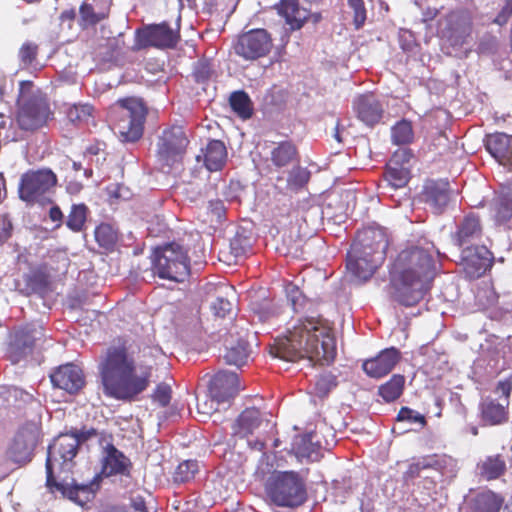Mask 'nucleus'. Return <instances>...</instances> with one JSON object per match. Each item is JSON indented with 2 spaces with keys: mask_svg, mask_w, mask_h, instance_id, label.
Segmentation results:
<instances>
[{
  "mask_svg": "<svg viewBox=\"0 0 512 512\" xmlns=\"http://www.w3.org/2000/svg\"><path fill=\"white\" fill-rule=\"evenodd\" d=\"M353 109L357 118L370 127L378 124L384 113L381 102L372 93L361 94L356 97L353 102Z\"/></svg>",
  "mask_w": 512,
  "mask_h": 512,
  "instance_id": "obj_20",
  "label": "nucleus"
},
{
  "mask_svg": "<svg viewBox=\"0 0 512 512\" xmlns=\"http://www.w3.org/2000/svg\"><path fill=\"white\" fill-rule=\"evenodd\" d=\"M115 106L121 109L120 118L115 123L121 141H138L143 136L148 115L146 104L140 98L126 97L118 99Z\"/></svg>",
  "mask_w": 512,
  "mask_h": 512,
  "instance_id": "obj_8",
  "label": "nucleus"
},
{
  "mask_svg": "<svg viewBox=\"0 0 512 512\" xmlns=\"http://www.w3.org/2000/svg\"><path fill=\"white\" fill-rule=\"evenodd\" d=\"M39 47L36 43L26 41L19 49L18 56L23 67H29L37 59Z\"/></svg>",
  "mask_w": 512,
  "mask_h": 512,
  "instance_id": "obj_46",
  "label": "nucleus"
},
{
  "mask_svg": "<svg viewBox=\"0 0 512 512\" xmlns=\"http://www.w3.org/2000/svg\"><path fill=\"white\" fill-rule=\"evenodd\" d=\"M272 48V36L264 28H255L240 34L233 44L234 53L246 61L266 57Z\"/></svg>",
  "mask_w": 512,
  "mask_h": 512,
  "instance_id": "obj_10",
  "label": "nucleus"
},
{
  "mask_svg": "<svg viewBox=\"0 0 512 512\" xmlns=\"http://www.w3.org/2000/svg\"><path fill=\"white\" fill-rule=\"evenodd\" d=\"M204 166L210 172L220 171L227 161V149L221 140H210L202 149Z\"/></svg>",
  "mask_w": 512,
  "mask_h": 512,
  "instance_id": "obj_26",
  "label": "nucleus"
},
{
  "mask_svg": "<svg viewBox=\"0 0 512 512\" xmlns=\"http://www.w3.org/2000/svg\"><path fill=\"white\" fill-rule=\"evenodd\" d=\"M189 140L183 129L173 126L163 130L157 142V157L165 165L171 166L182 159Z\"/></svg>",
  "mask_w": 512,
  "mask_h": 512,
  "instance_id": "obj_13",
  "label": "nucleus"
},
{
  "mask_svg": "<svg viewBox=\"0 0 512 512\" xmlns=\"http://www.w3.org/2000/svg\"><path fill=\"white\" fill-rule=\"evenodd\" d=\"M208 214L210 215V221L220 222L225 218L226 208L222 200H211L207 206Z\"/></svg>",
  "mask_w": 512,
  "mask_h": 512,
  "instance_id": "obj_51",
  "label": "nucleus"
},
{
  "mask_svg": "<svg viewBox=\"0 0 512 512\" xmlns=\"http://www.w3.org/2000/svg\"><path fill=\"white\" fill-rule=\"evenodd\" d=\"M509 401L506 404L499 403L496 399L487 397L479 404V416L485 426H497L504 424L509 418Z\"/></svg>",
  "mask_w": 512,
  "mask_h": 512,
  "instance_id": "obj_23",
  "label": "nucleus"
},
{
  "mask_svg": "<svg viewBox=\"0 0 512 512\" xmlns=\"http://www.w3.org/2000/svg\"><path fill=\"white\" fill-rule=\"evenodd\" d=\"M78 440L75 436L62 433L54 442L49 445L45 462L46 487L52 493L58 491L71 500L78 501L80 493L89 495L91 487L89 484H78L75 480L70 484L58 482L53 472V461H62V464L71 462L78 453Z\"/></svg>",
  "mask_w": 512,
  "mask_h": 512,
  "instance_id": "obj_5",
  "label": "nucleus"
},
{
  "mask_svg": "<svg viewBox=\"0 0 512 512\" xmlns=\"http://www.w3.org/2000/svg\"><path fill=\"white\" fill-rule=\"evenodd\" d=\"M128 466V458L115 446L109 445L103 460L102 473L106 476L125 474L128 471Z\"/></svg>",
  "mask_w": 512,
  "mask_h": 512,
  "instance_id": "obj_31",
  "label": "nucleus"
},
{
  "mask_svg": "<svg viewBox=\"0 0 512 512\" xmlns=\"http://www.w3.org/2000/svg\"><path fill=\"white\" fill-rule=\"evenodd\" d=\"M54 387L62 389L70 394H75L85 385L83 371L75 364L68 363L59 366L51 375Z\"/></svg>",
  "mask_w": 512,
  "mask_h": 512,
  "instance_id": "obj_19",
  "label": "nucleus"
},
{
  "mask_svg": "<svg viewBox=\"0 0 512 512\" xmlns=\"http://www.w3.org/2000/svg\"><path fill=\"white\" fill-rule=\"evenodd\" d=\"M213 74V68L209 61L199 60L194 67L193 75L197 83L207 82Z\"/></svg>",
  "mask_w": 512,
  "mask_h": 512,
  "instance_id": "obj_48",
  "label": "nucleus"
},
{
  "mask_svg": "<svg viewBox=\"0 0 512 512\" xmlns=\"http://www.w3.org/2000/svg\"><path fill=\"white\" fill-rule=\"evenodd\" d=\"M262 423V415L258 408L249 407L241 412L233 425L234 435L245 438L254 433Z\"/></svg>",
  "mask_w": 512,
  "mask_h": 512,
  "instance_id": "obj_28",
  "label": "nucleus"
},
{
  "mask_svg": "<svg viewBox=\"0 0 512 512\" xmlns=\"http://www.w3.org/2000/svg\"><path fill=\"white\" fill-rule=\"evenodd\" d=\"M271 501L280 507H297L307 498L304 479L295 471L275 473L267 487Z\"/></svg>",
  "mask_w": 512,
  "mask_h": 512,
  "instance_id": "obj_7",
  "label": "nucleus"
},
{
  "mask_svg": "<svg viewBox=\"0 0 512 512\" xmlns=\"http://www.w3.org/2000/svg\"><path fill=\"white\" fill-rule=\"evenodd\" d=\"M171 387L168 384L160 383L156 386L152 398L158 402L162 407L167 406L171 400Z\"/></svg>",
  "mask_w": 512,
  "mask_h": 512,
  "instance_id": "obj_50",
  "label": "nucleus"
},
{
  "mask_svg": "<svg viewBox=\"0 0 512 512\" xmlns=\"http://www.w3.org/2000/svg\"><path fill=\"white\" fill-rule=\"evenodd\" d=\"M39 442V431L34 425L21 427L6 450L7 458L19 465L32 460L33 451Z\"/></svg>",
  "mask_w": 512,
  "mask_h": 512,
  "instance_id": "obj_15",
  "label": "nucleus"
},
{
  "mask_svg": "<svg viewBox=\"0 0 512 512\" xmlns=\"http://www.w3.org/2000/svg\"><path fill=\"white\" fill-rule=\"evenodd\" d=\"M503 503V498L487 490L478 493L473 499V512H499Z\"/></svg>",
  "mask_w": 512,
  "mask_h": 512,
  "instance_id": "obj_32",
  "label": "nucleus"
},
{
  "mask_svg": "<svg viewBox=\"0 0 512 512\" xmlns=\"http://www.w3.org/2000/svg\"><path fill=\"white\" fill-rule=\"evenodd\" d=\"M399 349L389 347L381 350L375 357L363 362L362 368L372 378H382L389 374L401 360Z\"/></svg>",
  "mask_w": 512,
  "mask_h": 512,
  "instance_id": "obj_18",
  "label": "nucleus"
},
{
  "mask_svg": "<svg viewBox=\"0 0 512 512\" xmlns=\"http://www.w3.org/2000/svg\"><path fill=\"white\" fill-rule=\"evenodd\" d=\"M492 263L491 253L484 245H468L461 252V264L470 279L481 277Z\"/></svg>",
  "mask_w": 512,
  "mask_h": 512,
  "instance_id": "obj_16",
  "label": "nucleus"
},
{
  "mask_svg": "<svg viewBox=\"0 0 512 512\" xmlns=\"http://www.w3.org/2000/svg\"><path fill=\"white\" fill-rule=\"evenodd\" d=\"M232 110L242 119H249L253 114L252 102L244 91H235L229 98Z\"/></svg>",
  "mask_w": 512,
  "mask_h": 512,
  "instance_id": "obj_39",
  "label": "nucleus"
},
{
  "mask_svg": "<svg viewBox=\"0 0 512 512\" xmlns=\"http://www.w3.org/2000/svg\"><path fill=\"white\" fill-rule=\"evenodd\" d=\"M65 113L68 120L75 125L88 124L93 117V107L89 104H73Z\"/></svg>",
  "mask_w": 512,
  "mask_h": 512,
  "instance_id": "obj_41",
  "label": "nucleus"
},
{
  "mask_svg": "<svg viewBox=\"0 0 512 512\" xmlns=\"http://www.w3.org/2000/svg\"><path fill=\"white\" fill-rule=\"evenodd\" d=\"M45 338L44 328L39 323H28L18 327L11 334L9 357L16 364L32 354L35 347Z\"/></svg>",
  "mask_w": 512,
  "mask_h": 512,
  "instance_id": "obj_11",
  "label": "nucleus"
},
{
  "mask_svg": "<svg viewBox=\"0 0 512 512\" xmlns=\"http://www.w3.org/2000/svg\"><path fill=\"white\" fill-rule=\"evenodd\" d=\"M436 465V461L432 460L429 457H423L418 459L415 462H412L407 470L403 474L404 481L413 480L420 476L421 472L426 469L434 468Z\"/></svg>",
  "mask_w": 512,
  "mask_h": 512,
  "instance_id": "obj_44",
  "label": "nucleus"
},
{
  "mask_svg": "<svg viewBox=\"0 0 512 512\" xmlns=\"http://www.w3.org/2000/svg\"><path fill=\"white\" fill-rule=\"evenodd\" d=\"M50 115L49 104L33 96L19 104L16 121L21 130L35 131L47 123Z\"/></svg>",
  "mask_w": 512,
  "mask_h": 512,
  "instance_id": "obj_14",
  "label": "nucleus"
},
{
  "mask_svg": "<svg viewBox=\"0 0 512 512\" xmlns=\"http://www.w3.org/2000/svg\"><path fill=\"white\" fill-rule=\"evenodd\" d=\"M95 238L101 246L108 247L115 241V236L108 225H100L95 230Z\"/></svg>",
  "mask_w": 512,
  "mask_h": 512,
  "instance_id": "obj_52",
  "label": "nucleus"
},
{
  "mask_svg": "<svg viewBox=\"0 0 512 512\" xmlns=\"http://www.w3.org/2000/svg\"><path fill=\"white\" fill-rule=\"evenodd\" d=\"M132 507L140 512H147L145 500L138 496L132 499Z\"/></svg>",
  "mask_w": 512,
  "mask_h": 512,
  "instance_id": "obj_63",
  "label": "nucleus"
},
{
  "mask_svg": "<svg viewBox=\"0 0 512 512\" xmlns=\"http://www.w3.org/2000/svg\"><path fill=\"white\" fill-rule=\"evenodd\" d=\"M12 223L7 217L0 216V245L4 244L12 235Z\"/></svg>",
  "mask_w": 512,
  "mask_h": 512,
  "instance_id": "obj_57",
  "label": "nucleus"
},
{
  "mask_svg": "<svg viewBox=\"0 0 512 512\" xmlns=\"http://www.w3.org/2000/svg\"><path fill=\"white\" fill-rule=\"evenodd\" d=\"M414 154L410 148H402L396 150L390 161H392L395 164H398V166L402 167H409L410 161L413 159Z\"/></svg>",
  "mask_w": 512,
  "mask_h": 512,
  "instance_id": "obj_54",
  "label": "nucleus"
},
{
  "mask_svg": "<svg viewBox=\"0 0 512 512\" xmlns=\"http://www.w3.org/2000/svg\"><path fill=\"white\" fill-rule=\"evenodd\" d=\"M49 218L52 222H56V228H59L63 224V212L61 211L60 207L57 205H54L49 210Z\"/></svg>",
  "mask_w": 512,
  "mask_h": 512,
  "instance_id": "obj_62",
  "label": "nucleus"
},
{
  "mask_svg": "<svg viewBox=\"0 0 512 512\" xmlns=\"http://www.w3.org/2000/svg\"><path fill=\"white\" fill-rule=\"evenodd\" d=\"M199 471V465L196 460H185L181 462L173 473L175 483H188L195 478Z\"/></svg>",
  "mask_w": 512,
  "mask_h": 512,
  "instance_id": "obj_42",
  "label": "nucleus"
},
{
  "mask_svg": "<svg viewBox=\"0 0 512 512\" xmlns=\"http://www.w3.org/2000/svg\"><path fill=\"white\" fill-rule=\"evenodd\" d=\"M153 266L160 278L177 282L182 281L190 271L187 251L175 242L155 249Z\"/></svg>",
  "mask_w": 512,
  "mask_h": 512,
  "instance_id": "obj_9",
  "label": "nucleus"
},
{
  "mask_svg": "<svg viewBox=\"0 0 512 512\" xmlns=\"http://www.w3.org/2000/svg\"><path fill=\"white\" fill-rule=\"evenodd\" d=\"M484 144L487 151L501 164H507L512 152V135L495 132L486 135Z\"/></svg>",
  "mask_w": 512,
  "mask_h": 512,
  "instance_id": "obj_24",
  "label": "nucleus"
},
{
  "mask_svg": "<svg viewBox=\"0 0 512 512\" xmlns=\"http://www.w3.org/2000/svg\"><path fill=\"white\" fill-rule=\"evenodd\" d=\"M276 8L293 30L300 29L308 18L307 11L300 8L298 0H280Z\"/></svg>",
  "mask_w": 512,
  "mask_h": 512,
  "instance_id": "obj_29",
  "label": "nucleus"
},
{
  "mask_svg": "<svg viewBox=\"0 0 512 512\" xmlns=\"http://www.w3.org/2000/svg\"><path fill=\"white\" fill-rule=\"evenodd\" d=\"M214 315L224 318L232 309L231 302L222 296H218L211 306Z\"/></svg>",
  "mask_w": 512,
  "mask_h": 512,
  "instance_id": "obj_53",
  "label": "nucleus"
},
{
  "mask_svg": "<svg viewBox=\"0 0 512 512\" xmlns=\"http://www.w3.org/2000/svg\"><path fill=\"white\" fill-rule=\"evenodd\" d=\"M162 354L157 343L115 338L98 366L104 394L121 401L135 400L150 385L153 368L148 362Z\"/></svg>",
  "mask_w": 512,
  "mask_h": 512,
  "instance_id": "obj_1",
  "label": "nucleus"
},
{
  "mask_svg": "<svg viewBox=\"0 0 512 512\" xmlns=\"http://www.w3.org/2000/svg\"><path fill=\"white\" fill-rule=\"evenodd\" d=\"M422 199L436 214L443 212L450 200V184L447 180H428L423 186Z\"/></svg>",
  "mask_w": 512,
  "mask_h": 512,
  "instance_id": "obj_21",
  "label": "nucleus"
},
{
  "mask_svg": "<svg viewBox=\"0 0 512 512\" xmlns=\"http://www.w3.org/2000/svg\"><path fill=\"white\" fill-rule=\"evenodd\" d=\"M270 161L276 170L299 162V153L292 141H281L270 152Z\"/></svg>",
  "mask_w": 512,
  "mask_h": 512,
  "instance_id": "obj_27",
  "label": "nucleus"
},
{
  "mask_svg": "<svg viewBox=\"0 0 512 512\" xmlns=\"http://www.w3.org/2000/svg\"><path fill=\"white\" fill-rule=\"evenodd\" d=\"M24 288L22 291L30 295L45 291L49 286V274L47 264L43 263L30 269L23 275Z\"/></svg>",
  "mask_w": 512,
  "mask_h": 512,
  "instance_id": "obj_30",
  "label": "nucleus"
},
{
  "mask_svg": "<svg viewBox=\"0 0 512 512\" xmlns=\"http://www.w3.org/2000/svg\"><path fill=\"white\" fill-rule=\"evenodd\" d=\"M404 385L405 377L401 374H394L386 383L379 387L378 393L386 402H392L402 395Z\"/></svg>",
  "mask_w": 512,
  "mask_h": 512,
  "instance_id": "obj_36",
  "label": "nucleus"
},
{
  "mask_svg": "<svg viewBox=\"0 0 512 512\" xmlns=\"http://www.w3.org/2000/svg\"><path fill=\"white\" fill-rule=\"evenodd\" d=\"M512 15V0H505V4L495 18V22L499 25L506 24Z\"/></svg>",
  "mask_w": 512,
  "mask_h": 512,
  "instance_id": "obj_59",
  "label": "nucleus"
},
{
  "mask_svg": "<svg viewBox=\"0 0 512 512\" xmlns=\"http://www.w3.org/2000/svg\"><path fill=\"white\" fill-rule=\"evenodd\" d=\"M480 475L486 480H494L502 475L506 471V464L501 455L488 456L479 465Z\"/></svg>",
  "mask_w": 512,
  "mask_h": 512,
  "instance_id": "obj_35",
  "label": "nucleus"
},
{
  "mask_svg": "<svg viewBox=\"0 0 512 512\" xmlns=\"http://www.w3.org/2000/svg\"><path fill=\"white\" fill-rule=\"evenodd\" d=\"M389 238L382 227L359 230L347 253V270L359 280L370 279L386 258Z\"/></svg>",
  "mask_w": 512,
  "mask_h": 512,
  "instance_id": "obj_4",
  "label": "nucleus"
},
{
  "mask_svg": "<svg viewBox=\"0 0 512 512\" xmlns=\"http://www.w3.org/2000/svg\"><path fill=\"white\" fill-rule=\"evenodd\" d=\"M436 275L433 257L423 248L402 250L390 269L393 296L401 305L418 304L430 290Z\"/></svg>",
  "mask_w": 512,
  "mask_h": 512,
  "instance_id": "obj_3",
  "label": "nucleus"
},
{
  "mask_svg": "<svg viewBox=\"0 0 512 512\" xmlns=\"http://www.w3.org/2000/svg\"><path fill=\"white\" fill-rule=\"evenodd\" d=\"M57 175L49 168L30 169L23 173L18 184L19 199L28 206L52 203L48 194L57 185Z\"/></svg>",
  "mask_w": 512,
  "mask_h": 512,
  "instance_id": "obj_6",
  "label": "nucleus"
},
{
  "mask_svg": "<svg viewBox=\"0 0 512 512\" xmlns=\"http://www.w3.org/2000/svg\"><path fill=\"white\" fill-rule=\"evenodd\" d=\"M310 179V172L303 167L293 168L288 176L287 185L290 189L298 190L304 187Z\"/></svg>",
  "mask_w": 512,
  "mask_h": 512,
  "instance_id": "obj_45",
  "label": "nucleus"
},
{
  "mask_svg": "<svg viewBox=\"0 0 512 512\" xmlns=\"http://www.w3.org/2000/svg\"><path fill=\"white\" fill-rule=\"evenodd\" d=\"M391 141L395 145H408L414 141L412 122L401 119L391 127Z\"/></svg>",
  "mask_w": 512,
  "mask_h": 512,
  "instance_id": "obj_37",
  "label": "nucleus"
},
{
  "mask_svg": "<svg viewBox=\"0 0 512 512\" xmlns=\"http://www.w3.org/2000/svg\"><path fill=\"white\" fill-rule=\"evenodd\" d=\"M180 16L177 19L176 28H171L168 23L152 24L136 32V47L174 48L180 41Z\"/></svg>",
  "mask_w": 512,
  "mask_h": 512,
  "instance_id": "obj_12",
  "label": "nucleus"
},
{
  "mask_svg": "<svg viewBox=\"0 0 512 512\" xmlns=\"http://www.w3.org/2000/svg\"><path fill=\"white\" fill-rule=\"evenodd\" d=\"M316 390L320 395H326L336 386V378L333 375H321L315 383Z\"/></svg>",
  "mask_w": 512,
  "mask_h": 512,
  "instance_id": "obj_55",
  "label": "nucleus"
},
{
  "mask_svg": "<svg viewBox=\"0 0 512 512\" xmlns=\"http://www.w3.org/2000/svg\"><path fill=\"white\" fill-rule=\"evenodd\" d=\"M384 179L394 189L403 188L410 180V168L398 166L389 160L386 165Z\"/></svg>",
  "mask_w": 512,
  "mask_h": 512,
  "instance_id": "obj_33",
  "label": "nucleus"
},
{
  "mask_svg": "<svg viewBox=\"0 0 512 512\" xmlns=\"http://www.w3.org/2000/svg\"><path fill=\"white\" fill-rule=\"evenodd\" d=\"M69 433L77 438L78 445H80L81 443L87 441L91 437H94V436L97 435V431L94 428H91V429H84L83 428V429H80V430L74 429V430L70 431Z\"/></svg>",
  "mask_w": 512,
  "mask_h": 512,
  "instance_id": "obj_60",
  "label": "nucleus"
},
{
  "mask_svg": "<svg viewBox=\"0 0 512 512\" xmlns=\"http://www.w3.org/2000/svg\"><path fill=\"white\" fill-rule=\"evenodd\" d=\"M483 228L481 219L474 213H469L460 221L454 239L459 246L474 245L481 240Z\"/></svg>",
  "mask_w": 512,
  "mask_h": 512,
  "instance_id": "obj_22",
  "label": "nucleus"
},
{
  "mask_svg": "<svg viewBox=\"0 0 512 512\" xmlns=\"http://www.w3.org/2000/svg\"><path fill=\"white\" fill-rule=\"evenodd\" d=\"M315 434H305L295 439L293 443V451L295 456L300 460L307 462L318 461L321 457V444Z\"/></svg>",
  "mask_w": 512,
  "mask_h": 512,
  "instance_id": "obj_25",
  "label": "nucleus"
},
{
  "mask_svg": "<svg viewBox=\"0 0 512 512\" xmlns=\"http://www.w3.org/2000/svg\"><path fill=\"white\" fill-rule=\"evenodd\" d=\"M80 16L85 23L96 24L103 17H99L95 12L91 4L83 3L80 6Z\"/></svg>",
  "mask_w": 512,
  "mask_h": 512,
  "instance_id": "obj_56",
  "label": "nucleus"
},
{
  "mask_svg": "<svg viewBox=\"0 0 512 512\" xmlns=\"http://www.w3.org/2000/svg\"><path fill=\"white\" fill-rule=\"evenodd\" d=\"M287 299L294 312L313 314L314 303L307 299L293 283L285 286ZM270 353L286 361L307 358L320 365H330L336 358V339L331 323L322 316L300 317L275 339Z\"/></svg>",
  "mask_w": 512,
  "mask_h": 512,
  "instance_id": "obj_2",
  "label": "nucleus"
},
{
  "mask_svg": "<svg viewBox=\"0 0 512 512\" xmlns=\"http://www.w3.org/2000/svg\"><path fill=\"white\" fill-rule=\"evenodd\" d=\"M240 390L239 378L234 372L220 371L212 377L209 384L210 396L217 404L234 398Z\"/></svg>",
  "mask_w": 512,
  "mask_h": 512,
  "instance_id": "obj_17",
  "label": "nucleus"
},
{
  "mask_svg": "<svg viewBox=\"0 0 512 512\" xmlns=\"http://www.w3.org/2000/svg\"><path fill=\"white\" fill-rule=\"evenodd\" d=\"M349 7L353 10V24L355 29H360L366 21L367 12L363 0H348Z\"/></svg>",
  "mask_w": 512,
  "mask_h": 512,
  "instance_id": "obj_47",
  "label": "nucleus"
},
{
  "mask_svg": "<svg viewBox=\"0 0 512 512\" xmlns=\"http://www.w3.org/2000/svg\"><path fill=\"white\" fill-rule=\"evenodd\" d=\"M76 17V12L74 9H67V10H64L61 14H60V20L62 23L64 22H69V24L71 22L74 21Z\"/></svg>",
  "mask_w": 512,
  "mask_h": 512,
  "instance_id": "obj_64",
  "label": "nucleus"
},
{
  "mask_svg": "<svg viewBox=\"0 0 512 512\" xmlns=\"http://www.w3.org/2000/svg\"><path fill=\"white\" fill-rule=\"evenodd\" d=\"M250 354L251 350L248 342L240 340L227 350L224 358L227 364L240 367L247 363Z\"/></svg>",
  "mask_w": 512,
  "mask_h": 512,
  "instance_id": "obj_38",
  "label": "nucleus"
},
{
  "mask_svg": "<svg viewBox=\"0 0 512 512\" xmlns=\"http://www.w3.org/2000/svg\"><path fill=\"white\" fill-rule=\"evenodd\" d=\"M88 213L89 209L84 203L73 204L67 216L66 226L73 232H81L85 227Z\"/></svg>",
  "mask_w": 512,
  "mask_h": 512,
  "instance_id": "obj_40",
  "label": "nucleus"
},
{
  "mask_svg": "<svg viewBox=\"0 0 512 512\" xmlns=\"http://www.w3.org/2000/svg\"><path fill=\"white\" fill-rule=\"evenodd\" d=\"M491 213L497 224H504L512 218V194H502L491 204Z\"/></svg>",
  "mask_w": 512,
  "mask_h": 512,
  "instance_id": "obj_34",
  "label": "nucleus"
},
{
  "mask_svg": "<svg viewBox=\"0 0 512 512\" xmlns=\"http://www.w3.org/2000/svg\"><path fill=\"white\" fill-rule=\"evenodd\" d=\"M495 392L503 395L506 399V402L509 401L508 399L512 392V376H509L508 378L500 380L497 383Z\"/></svg>",
  "mask_w": 512,
  "mask_h": 512,
  "instance_id": "obj_58",
  "label": "nucleus"
},
{
  "mask_svg": "<svg viewBox=\"0 0 512 512\" xmlns=\"http://www.w3.org/2000/svg\"><path fill=\"white\" fill-rule=\"evenodd\" d=\"M230 252L236 258H241L250 252L252 248V242L250 237L243 233L237 232L234 237L230 240Z\"/></svg>",
  "mask_w": 512,
  "mask_h": 512,
  "instance_id": "obj_43",
  "label": "nucleus"
},
{
  "mask_svg": "<svg viewBox=\"0 0 512 512\" xmlns=\"http://www.w3.org/2000/svg\"><path fill=\"white\" fill-rule=\"evenodd\" d=\"M398 421H407L410 423H419L421 427L426 426L427 421L425 416L415 412L409 407H402L397 414Z\"/></svg>",
  "mask_w": 512,
  "mask_h": 512,
  "instance_id": "obj_49",
  "label": "nucleus"
},
{
  "mask_svg": "<svg viewBox=\"0 0 512 512\" xmlns=\"http://www.w3.org/2000/svg\"><path fill=\"white\" fill-rule=\"evenodd\" d=\"M209 402H210V404L208 405L207 400H205L203 402L197 401V409L200 414L209 416L213 412L217 411L218 408L216 406H214V402H216L215 399H213L211 397Z\"/></svg>",
  "mask_w": 512,
  "mask_h": 512,
  "instance_id": "obj_61",
  "label": "nucleus"
}]
</instances>
